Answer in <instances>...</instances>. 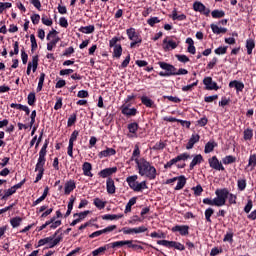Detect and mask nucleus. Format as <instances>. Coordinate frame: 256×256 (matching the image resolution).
Listing matches in <instances>:
<instances>
[{
    "mask_svg": "<svg viewBox=\"0 0 256 256\" xmlns=\"http://www.w3.org/2000/svg\"><path fill=\"white\" fill-rule=\"evenodd\" d=\"M119 41H121V39L117 38V36L109 40V47L113 48L112 57L114 59H121V56L123 55V47L121 44H117Z\"/></svg>",
    "mask_w": 256,
    "mask_h": 256,
    "instance_id": "f257e3e1",
    "label": "nucleus"
},
{
    "mask_svg": "<svg viewBox=\"0 0 256 256\" xmlns=\"http://www.w3.org/2000/svg\"><path fill=\"white\" fill-rule=\"evenodd\" d=\"M158 65L163 71L159 72L158 75L160 77H173L175 75V71H177L176 67L173 64H169L167 62L159 61Z\"/></svg>",
    "mask_w": 256,
    "mask_h": 256,
    "instance_id": "f03ea898",
    "label": "nucleus"
},
{
    "mask_svg": "<svg viewBox=\"0 0 256 256\" xmlns=\"http://www.w3.org/2000/svg\"><path fill=\"white\" fill-rule=\"evenodd\" d=\"M126 35L128 36V39L132 41L130 43L131 49H135L136 45H140V43H143V39L137 34L135 28H128L126 30Z\"/></svg>",
    "mask_w": 256,
    "mask_h": 256,
    "instance_id": "7ed1b4c3",
    "label": "nucleus"
},
{
    "mask_svg": "<svg viewBox=\"0 0 256 256\" xmlns=\"http://www.w3.org/2000/svg\"><path fill=\"white\" fill-rule=\"evenodd\" d=\"M131 104H123L120 107L121 113L122 115H124V117H135V115H137V113H139V111H137L136 108H130Z\"/></svg>",
    "mask_w": 256,
    "mask_h": 256,
    "instance_id": "20e7f679",
    "label": "nucleus"
},
{
    "mask_svg": "<svg viewBox=\"0 0 256 256\" xmlns=\"http://www.w3.org/2000/svg\"><path fill=\"white\" fill-rule=\"evenodd\" d=\"M193 10L201 13L202 15H205L206 17H209V14L211 13V10L204 6V4L201 2H194Z\"/></svg>",
    "mask_w": 256,
    "mask_h": 256,
    "instance_id": "39448f33",
    "label": "nucleus"
},
{
    "mask_svg": "<svg viewBox=\"0 0 256 256\" xmlns=\"http://www.w3.org/2000/svg\"><path fill=\"white\" fill-rule=\"evenodd\" d=\"M203 84L205 85V89L207 91H217V89H219L217 82H213V78L211 77H205L203 79Z\"/></svg>",
    "mask_w": 256,
    "mask_h": 256,
    "instance_id": "423d86ee",
    "label": "nucleus"
},
{
    "mask_svg": "<svg viewBox=\"0 0 256 256\" xmlns=\"http://www.w3.org/2000/svg\"><path fill=\"white\" fill-rule=\"evenodd\" d=\"M221 23H222V25H224L225 20H221L220 22H218V24H211L210 25L214 35H221V33H225V28L219 26V25H221Z\"/></svg>",
    "mask_w": 256,
    "mask_h": 256,
    "instance_id": "0eeeda50",
    "label": "nucleus"
},
{
    "mask_svg": "<svg viewBox=\"0 0 256 256\" xmlns=\"http://www.w3.org/2000/svg\"><path fill=\"white\" fill-rule=\"evenodd\" d=\"M169 39V37H166L163 40V49L165 51H169V49H177L178 45L177 42L173 41V40H167Z\"/></svg>",
    "mask_w": 256,
    "mask_h": 256,
    "instance_id": "6e6552de",
    "label": "nucleus"
},
{
    "mask_svg": "<svg viewBox=\"0 0 256 256\" xmlns=\"http://www.w3.org/2000/svg\"><path fill=\"white\" fill-rule=\"evenodd\" d=\"M229 87L230 89H236L237 93H240L243 91V89H245V84H243V82L233 80L229 83Z\"/></svg>",
    "mask_w": 256,
    "mask_h": 256,
    "instance_id": "1a4fd4ad",
    "label": "nucleus"
},
{
    "mask_svg": "<svg viewBox=\"0 0 256 256\" xmlns=\"http://www.w3.org/2000/svg\"><path fill=\"white\" fill-rule=\"evenodd\" d=\"M10 107L11 109H18V111H24L26 115H29L31 113L29 107L22 104L11 103Z\"/></svg>",
    "mask_w": 256,
    "mask_h": 256,
    "instance_id": "9d476101",
    "label": "nucleus"
},
{
    "mask_svg": "<svg viewBox=\"0 0 256 256\" xmlns=\"http://www.w3.org/2000/svg\"><path fill=\"white\" fill-rule=\"evenodd\" d=\"M140 99L142 105H145V107H148L149 109H153V107H155V102L151 98L142 96Z\"/></svg>",
    "mask_w": 256,
    "mask_h": 256,
    "instance_id": "9b49d317",
    "label": "nucleus"
},
{
    "mask_svg": "<svg viewBox=\"0 0 256 256\" xmlns=\"http://www.w3.org/2000/svg\"><path fill=\"white\" fill-rule=\"evenodd\" d=\"M246 49H247V54L252 55L253 50L255 49V40L253 39L246 40Z\"/></svg>",
    "mask_w": 256,
    "mask_h": 256,
    "instance_id": "f8f14e48",
    "label": "nucleus"
},
{
    "mask_svg": "<svg viewBox=\"0 0 256 256\" xmlns=\"http://www.w3.org/2000/svg\"><path fill=\"white\" fill-rule=\"evenodd\" d=\"M78 31H80V33H85L86 35H89L95 32V26L94 25L81 26Z\"/></svg>",
    "mask_w": 256,
    "mask_h": 256,
    "instance_id": "ddd939ff",
    "label": "nucleus"
},
{
    "mask_svg": "<svg viewBox=\"0 0 256 256\" xmlns=\"http://www.w3.org/2000/svg\"><path fill=\"white\" fill-rule=\"evenodd\" d=\"M172 19L173 21H185L187 19V15L185 14H177V8H174L172 11Z\"/></svg>",
    "mask_w": 256,
    "mask_h": 256,
    "instance_id": "4468645a",
    "label": "nucleus"
},
{
    "mask_svg": "<svg viewBox=\"0 0 256 256\" xmlns=\"http://www.w3.org/2000/svg\"><path fill=\"white\" fill-rule=\"evenodd\" d=\"M39 67V56H33L32 57V61H31V69L33 71V73H35L37 71V68Z\"/></svg>",
    "mask_w": 256,
    "mask_h": 256,
    "instance_id": "2eb2a0df",
    "label": "nucleus"
},
{
    "mask_svg": "<svg viewBox=\"0 0 256 256\" xmlns=\"http://www.w3.org/2000/svg\"><path fill=\"white\" fill-rule=\"evenodd\" d=\"M58 41H61V38L55 37L53 40H51L49 43H47V51H53V48L57 47Z\"/></svg>",
    "mask_w": 256,
    "mask_h": 256,
    "instance_id": "dca6fc26",
    "label": "nucleus"
},
{
    "mask_svg": "<svg viewBox=\"0 0 256 256\" xmlns=\"http://www.w3.org/2000/svg\"><path fill=\"white\" fill-rule=\"evenodd\" d=\"M77 123V112L71 114L67 121V127H73Z\"/></svg>",
    "mask_w": 256,
    "mask_h": 256,
    "instance_id": "f3484780",
    "label": "nucleus"
},
{
    "mask_svg": "<svg viewBox=\"0 0 256 256\" xmlns=\"http://www.w3.org/2000/svg\"><path fill=\"white\" fill-rule=\"evenodd\" d=\"M45 83V73L40 74L38 86L36 88L37 93L41 92L43 90V84Z\"/></svg>",
    "mask_w": 256,
    "mask_h": 256,
    "instance_id": "a211bd4d",
    "label": "nucleus"
},
{
    "mask_svg": "<svg viewBox=\"0 0 256 256\" xmlns=\"http://www.w3.org/2000/svg\"><path fill=\"white\" fill-rule=\"evenodd\" d=\"M211 16L213 19H221L222 17H225V12L223 10H214L211 12Z\"/></svg>",
    "mask_w": 256,
    "mask_h": 256,
    "instance_id": "6ab92c4d",
    "label": "nucleus"
},
{
    "mask_svg": "<svg viewBox=\"0 0 256 256\" xmlns=\"http://www.w3.org/2000/svg\"><path fill=\"white\" fill-rule=\"evenodd\" d=\"M30 42H31V52L35 53L37 49V39L35 38V34L30 35Z\"/></svg>",
    "mask_w": 256,
    "mask_h": 256,
    "instance_id": "aec40b11",
    "label": "nucleus"
},
{
    "mask_svg": "<svg viewBox=\"0 0 256 256\" xmlns=\"http://www.w3.org/2000/svg\"><path fill=\"white\" fill-rule=\"evenodd\" d=\"M28 105L33 106L37 101V97L35 96V92H30L27 97Z\"/></svg>",
    "mask_w": 256,
    "mask_h": 256,
    "instance_id": "412c9836",
    "label": "nucleus"
},
{
    "mask_svg": "<svg viewBox=\"0 0 256 256\" xmlns=\"http://www.w3.org/2000/svg\"><path fill=\"white\" fill-rule=\"evenodd\" d=\"M175 57L180 63H189L190 61L189 57L185 54H176Z\"/></svg>",
    "mask_w": 256,
    "mask_h": 256,
    "instance_id": "4be33fe9",
    "label": "nucleus"
},
{
    "mask_svg": "<svg viewBox=\"0 0 256 256\" xmlns=\"http://www.w3.org/2000/svg\"><path fill=\"white\" fill-rule=\"evenodd\" d=\"M129 63H131V54L126 56L125 60L119 66V69H126V67H129Z\"/></svg>",
    "mask_w": 256,
    "mask_h": 256,
    "instance_id": "5701e85b",
    "label": "nucleus"
},
{
    "mask_svg": "<svg viewBox=\"0 0 256 256\" xmlns=\"http://www.w3.org/2000/svg\"><path fill=\"white\" fill-rule=\"evenodd\" d=\"M147 23L148 25H150V27H155L157 23H161V20L159 19V17H151L147 20Z\"/></svg>",
    "mask_w": 256,
    "mask_h": 256,
    "instance_id": "b1692460",
    "label": "nucleus"
},
{
    "mask_svg": "<svg viewBox=\"0 0 256 256\" xmlns=\"http://www.w3.org/2000/svg\"><path fill=\"white\" fill-rule=\"evenodd\" d=\"M11 7H13L11 2H0V13H3L5 9H11Z\"/></svg>",
    "mask_w": 256,
    "mask_h": 256,
    "instance_id": "393cba45",
    "label": "nucleus"
},
{
    "mask_svg": "<svg viewBox=\"0 0 256 256\" xmlns=\"http://www.w3.org/2000/svg\"><path fill=\"white\" fill-rule=\"evenodd\" d=\"M199 84V80H196L194 83L190 85H186L182 87V91L187 92V91H193V87H197Z\"/></svg>",
    "mask_w": 256,
    "mask_h": 256,
    "instance_id": "a878e982",
    "label": "nucleus"
},
{
    "mask_svg": "<svg viewBox=\"0 0 256 256\" xmlns=\"http://www.w3.org/2000/svg\"><path fill=\"white\" fill-rule=\"evenodd\" d=\"M21 59L23 65H27V61H29V55L27 54V52H25V48L21 49Z\"/></svg>",
    "mask_w": 256,
    "mask_h": 256,
    "instance_id": "bb28decb",
    "label": "nucleus"
},
{
    "mask_svg": "<svg viewBox=\"0 0 256 256\" xmlns=\"http://www.w3.org/2000/svg\"><path fill=\"white\" fill-rule=\"evenodd\" d=\"M35 117H37V111L33 110L30 115V129H37V126H33V124L35 123Z\"/></svg>",
    "mask_w": 256,
    "mask_h": 256,
    "instance_id": "cd10ccee",
    "label": "nucleus"
},
{
    "mask_svg": "<svg viewBox=\"0 0 256 256\" xmlns=\"http://www.w3.org/2000/svg\"><path fill=\"white\" fill-rule=\"evenodd\" d=\"M41 21L43 25H46L47 27H51V25H53V20L47 18V16H42Z\"/></svg>",
    "mask_w": 256,
    "mask_h": 256,
    "instance_id": "c85d7f7f",
    "label": "nucleus"
},
{
    "mask_svg": "<svg viewBox=\"0 0 256 256\" xmlns=\"http://www.w3.org/2000/svg\"><path fill=\"white\" fill-rule=\"evenodd\" d=\"M77 97H79V99H87L89 92L87 90H80L78 91Z\"/></svg>",
    "mask_w": 256,
    "mask_h": 256,
    "instance_id": "c756f323",
    "label": "nucleus"
},
{
    "mask_svg": "<svg viewBox=\"0 0 256 256\" xmlns=\"http://www.w3.org/2000/svg\"><path fill=\"white\" fill-rule=\"evenodd\" d=\"M61 107H63V98L58 97L57 101L54 105V109H55V111H59V109H61Z\"/></svg>",
    "mask_w": 256,
    "mask_h": 256,
    "instance_id": "7c9ffc66",
    "label": "nucleus"
},
{
    "mask_svg": "<svg viewBox=\"0 0 256 256\" xmlns=\"http://www.w3.org/2000/svg\"><path fill=\"white\" fill-rule=\"evenodd\" d=\"M59 25L60 27H64V29H67V27H69V22L67 21V18L61 17L59 19Z\"/></svg>",
    "mask_w": 256,
    "mask_h": 256,
    "instance_id": "2f4dec72",
    "label": "nucleus"
},
{
    "mask_svg": "<svg viewBox=\"0 0 256 256\" xmlns=\"http://www.w3.org/2000/svg\"><path fill=\"white\" fill-rule=\"evenodd\" d=\"M31 21L33 25H39V21H41V16L39 14H33L31 16Z\"/></svg>",
    "mask_w": 256,
    "mask_h": 256,
    "instance_id": "473e14b6",
    "label": "nucleus"
},
{
    "mask_svg": "<svg viewBox=\"0 0 256 256\" xmlns=\"http://www.w3.org/2000/svg\"><path fill=\"white\" fill-rule=\"evenodd\" d=\"M73 53H75V48H73L72 46H70L69 48H67L64 53L63 56L64 57H71V55H73Z\"/></svg>",
    "mask_w": 256,
    "mask_h": 256,
    "instance_id": "72a5a7b5",
    "label": "nucleus"
},
{
    "mask_svg": "<svg viewBox=\"0 0 256 256\" xmlns=\"http://www.w3.org/2000/svg\"><path fill=\"white\" fill-rule=\"evenodd\" d=\"M57 35H59V32H57V30L52 29V31H50L47 36L46 39L47 41H51V37H57Z\"/></svg>",
    "mask_w": 256,
    "mask_h": 256,
    "instance_id": "f704fd0d",
    "label": "nucleus"
},
{
    "mask_svg": "<svg viewBox=\"0 0 256 256\" xmlns=\"http://www.w3.org/2000/svg\"><path fill=\"white\" fill-rule=\"evenodd\" d=\"M164 99H168V101H172V103H181V99L175 96H164Z\"/></svg>",
    "mask_w": 256,
    "mask_h": 256,
    "instance_id": "c9c22d12",
    "label": "nucleus"
},
{
    "mask_svg": "<svg viewBox=\"0 0 256 256\" xmlns=\"http://www.w3.org/2000/svg\"><path fill=\"white\" fill-rule=\"evenodd\" d=\"M137 96H135V94L132 95H128L126 97V99L124 100V105H131V101H133L134 99H136Z\"/></svg>",
    "mask_w": 256,
    "mask_h": 256,
    "instance_id": "e433bc0d",
    "label": "nucleus"
},
{
    "mask_svg": "<svg viewBox=\"0 0 256 256\" xmlns=\"http://www.w3.org/2000/svg\"><path fill=\"white\" fill-rule=\"evenodd\" d=\"M189 73V71L185 68H180L178 69V71H174V76H177V75H187Z\"/></svg>",
    "mask_w": 256,
    "mask_h": 256,
    "instance_id": "4c0bfd02",
    "label": "nucleus"
},
{
    "mask_svg": "<svg viewBox=\"0 0 256 256\" xmlns=\"http://www.w3.org/2000/svg\"><path fill=\"white\" fill-rule=\"evenodd\" d=\"M73 72H74L73 69H62V70H60L59 75L61 77H63L65 75H71V73H73Z\"/></svg>",
    "mask_w": 256,
    "mask_h": 256,
    "instance_id": "58836bf2",
    "label": "nucleus"
},
{
    "mask_svg": "<svg viewBox=\"0 0 256 256\" xmlns=\"http://www.w3.org/2000/svg\"><path fill=\"white\" fill-rule=\"evenodd\" d=\"M219 96L213 95V96H206L204 97L205 103H213L216 99H218Z\"/></svg>",
    "mask_w": 256,
    "mask_h": 256,
    "instance_id": "ea45409f",
    "label": "nucleus"
},
{
    "mask_svg": "<svg viewBox=\"0 0 256 256\" xmlns=\"http://www.w3.org/2000/svg\"><path fill=\"white\" fill-rule=\"evenodd\" d=\"M30 3L38 9V11H41V1L40 0H30Z\"/></svg>",
    "mask_w": 256,
    "mask_h": 256,
    "instance_id": "a19ab883",
    "label": "nucleus"
},
{
    "mask_svg": "<svg viewBox=\"0 0 256 256\" xmlns=\"http://www.w3.org/2000/svg\"><path fill=\"white\" fill-rule=\"evenodd\" d=\"M216 55H225V46H220L214 50Z\"/></svg>",
    "mask_w": 256,
    "mask_h": 256,
    "instance_id": "79ce46f5",
    "label": "nucleus"
},
{
    "mask_svg": "<svg viewBox=\"0 0 256 256\" xmlns=\"http://www.w3.org/2000/svg\"><path fill=\"white\" fill-rule=\"evenodd\" d=\"M65 85H67V82L65 80L61 79L56 83L55 87H56V89H63V87H65Z\"/></svg>",
    "mask_w": 256,
    "mask_h": 256,
    "instance_id": "37998d69",
    "label": "nucleus"
},
{
    "mask_svg": "<svg viewBox=\"0 0 256 256\" xmlns=\"http://www.w3.org/2000/svg\"><path fill=\"white\" fill-rule=\"evenodd\" d=\"M58 13H60V15H65V14H67V7L61 6V4H59V5H58Z\"/></svg>",
    "mask_w": 256,
    "mask_h": 256,
    "instance_id": "c03bdc74",
    "label": "nucleus"
},
{
    "mask_svg": "<svg viewBox=\"0 0 256 256\" xmlns=\"http://www.w3.org/2000/svg\"><path fill=\"white\" fill-rule=\"evenodd\" d=\"M136 65H138L139 67H147V65H149V62L145 61V60H136Z\"/></svg>",
    "mask_w": 256,
    "mask_h": 256,
    "instance_id": "a18cd8bd",
    "label": "nucleus"
},
{
    "mask_svg": "<svg viewBox=\"0 0 256 256\" xmlns=\"http://www.w3.org/2000/svg\"><path fill=\"white\" fill-rule=\"evenodd\" d=\"M16 6L18 7V9L22 12V13H27V8H25V5H23V3L21 2H17Z\"/></svg>",
    "mask_w": 256,
    "mask_h": 256,
    "instance_id": "49530a36",
    "label": "nucleus"
},
{
    "mask_svg": "<svg viewBox=\"0 0 256 256\" xmlns=\"http://www.w3.org/2000/svg\"><path fill=\"white\" fill-rule=\"evenodd\" d=\"M215 65H217V58H213L212 61H210L207 64V69H213V67H215Z\"/></svg>",
    "mask_w": 256,
    "mask_h": 256,
    "instance_id": "de8ad7c7",
    "label": "nucleus"
},
{
    "mask_svg": "<svg viewBox=\"0 0 256 256\" xmlns=\"http://www.w3.org/2000/svg\"><path fill=\"white\" fill-rule=\"evenodd\" d=\"M178 123H180L183 127H186V129H189L191 127V122L189 121L178 120Z\"/></svg>",
    "mask_w": 256,
    "mask_h": 256,
    "instance_id": "09e8293b",
    "label": "nucleus"
},
{
    "mask_svg": "<svg viewBox=\"0 0 256 256\" xmlns=\"http://www.w3.org/2000/svg\"><path fill=\"white\" fill-rule=\"evenodd\" d=\"M164 121H168V123H179V120L175 117H164Z\"/></svg>",
    "mask_w": 256,
    "mask_h": 256,
    "instance_id": "8fccbe9b",
    "label": "nucleus"
},
{
    "mask_svg": "<svg viewBox=\"0 0 256 256\" xmlns=\"http://www.w3.org/2000/svg\"><path fill=\"white\" fill-rule=\"evenodd\" d=\"M9 91H11V88L9 86H0V93H9Z\"/></svg>",
    "mask_w": 256,
    "mask_h": 256,
    "instance_id": "3c124183",
    "label": "nucleus"
},
{
    "mask_svg": "<svg viewBox=\"0 0 256 256\" xmlns=\"http://www.w3.org/2000/svg\"><path fill=\"white\" fill-rule=\"evenodd\" d=\"M8 31H9V33H17L19 31V27L12 24V25H10V28L8 29Z\"/></svg>",
    "mask_w": 256,
    "mask_h": 256,
    "instance_id": "603ef678",
    "label": "nucleus"
},
{
    "mask_svg": "<svg viewBox=\"0 0 256 256\" xmlns=\"http://www.w3.org/2000/svg\"><path fill=\"white\" fill-rule=\"evenodd\" d=\"M97 107H99V109L105 108V104H103V96H99Z\"/></svg>",
    "mask_w": 256,
    "mask_h": 256,
    "instance_id": "864d4df0",
    "label": "nucleus"
},
{
    "mask_svg": "<svg viewBox=\"0 0 256 256\" xmlns=\"http://www.w3.org/2000/svg\"><path fill=\"white\" fill-rule=\"evenodd\" d=\"M187 51L188 53H191V55H195V53L197 52V49L195 48V44L192 46H188Z\"/></svg>",
    "mask_w": 256,
    "mask_h": 256,
    "instance_id": "5fc2aeb1",
    "label": "nucleus"
},
{
    "mask_svg": "<svg viewBox=\"0 0 256 256\" xmlns=\"http://www.w3.org/2000/svg\"><path fill=\"white\" fill-rule=\"evenodd\" d=\"M115 19H121L123 17V9H118L114 15Z\"/></svg>",
    "mask_w": 256,
    "mask_h": 256,
    "instance_id": "6e6d98bb",
    "label": "nucleus"
},
{
    "mask_svg": "<svg viewBox=\"0 0 256 256\" xmlns=\"http://www.w3.org/2000/svg\"><path fill=\"white\" fill-rule=\"evenodd\" d=\"M13 49H14V54L15 55H19V42L16 41L14 44H13Z\"/></svg>",
    "mask_w": 256,
    "mask_h": 256,
    "instance_id": "4d7b16f0",
    "label": "nucleus"
},
{
    "mask_svg": "<svg viewBox=\"0 0 256 256\" xmlns=\"http://www.w3.org/2000/svg\"><path fill=\"white\" fill-rule=\"evenodd\" d=\"M225 43H227L228 45H235L236 40H235V38H233V37L226 38V39H225Z\"/></svg>",
    "mask_w": 256,
    "mask_h": 256,
    "instance_id": "13d9d810",
    "label": "nucleus"
},
{
    "mask_svg": "<svg viewBox=\"0 0 256 256\" xmlns=\"http://www.w3.org/2000/svg\"><path fill=\"white\" fill-rule=\"evenodd\" d=\"M38 37H39V39H41V41H43V39H45V30L39 29L38 30Z\"/></svg>",
    "mask_w": 256,
    "mask_h": 256,
    "instance_id": "bf43d9fd",
    "label": "nucleus"
},
{
    "mask_svg": "<svg viewBox=\"0 0 256 256\" xmlns=\"http://www.w3.org/2000/svg\"><path fill=\"white\" fill-rule=\"evenodd\" d=\"M95 51H97V45L96 44L92 45V47L89 48L88 53H89V55H95Z\"/></svg>",
    "mask_w": 256,
    "mask_h": 256,
    "instance_id": "052dcab7",
    "label": "nucleus"
},
{
    "mask_svg": "<svg viewBox=\"0 0 256 256\" xmlns=\"http://www.w3.org/2000/svg\"><path fill=\"white\" fill-rule=\"evenodd\" d=\"M75 64V60H65L63 62V67H69V65H74Z\"/></svg>",
    "mask_w": 256,
    "mask_h": 256,
    "instance_id": "680f3d73",
    "label": "nucleus"
},
{
    "mask_svg": "<svg viewBox=\"0 0 256 256\" xmlns=\"http://www.w3.org/2000/svg\"><path fill=\"white\" fill-rule=\"evenodd\" d=\"M128 129H139V124L137 122L130 123Z\"/></svg>",
    "mask_w": 256,
    "mask_h": 256,
    "instance_id": "e2e57ef3",
    "label": "nucleus"
},
{
    "mask_svg": "<svg viewBox=\"0 0 256 256\" xmlns=\"http://www.w3.org/2000/svg\"><path fill=\"white\" fill-rule=\"evenodd\" d=\"M9 125V120L4 119L0 121V129H3V127H7Z\"/></svg>",
    "mask_w": 256,
    "mask_h": 256,
    "instance_id": "0e129e2a",
    "label": "nucleus"
},
{
    "mask_svg": "<svg viewBox=\"0 0 256 256\" xmlns=\"http://www.w3.org/2000/svg\"><path fill=\"white\" fill-rule=\"evenodd\" d=\"M71 79H73L74 81H81L82 77L81 75L74 73L71 75Z\"/></svg>",
    "mask_w": 256,
    "mask_h": 256,
    "instance_id": "69168bd1",
    "label": "nucleus"
},
{
    "mask_svg": "<svg viewBox=\"0 0 256 256\" xmlns=\"http://www.w3.org/2000/svg\"><path fill=\"white\" fill-rule=\"evenodd\" d=\"M207 123V118H201L200 120H198V125H200V127H205Z\"/></svg>",
    "mask_w": 256,
    "mask_h": 256,
    "instance_id": "338daca9",
    "label": "nucleus"
},
{
    "mask_svg": "<svg viewBox=\"0 0 256 256\" xmlns=\"http://www.w3.org/2000/svg\"><path fill=\"white\" fill-rule=\"evenodd\" d=\"M87 45H89V40H84V41L79 45V48H80V49H85V47H87Z\"/></svg>",
    "mask_w": 256,
    "mask_h": 256,
    "instance_id": "774afa93",
    "label": "nucleus"
}]
</instances>
